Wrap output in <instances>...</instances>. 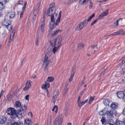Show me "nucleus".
Returning a JSON list of instances; mask_svg holds the SVG:
<instances>
[{"label":"nucleus","instance_id":"obj_39","mask_svg":"<svg viewBox=\"0 0 125 125\" xmlns=\"http://www.w3.org/2000/svg\"><path fill=\"white\" fill-rule=\"evenodd\" d=\"M5 8L4 4L0 3V10H2L4 9Z\"/></svg>","mask_w":125,"mask_h":125},{"label":"nucleus","instance_id":"obj_50","mask_svg":"<svg viewBox=\"0 0 125 125\" xmlns=\"http://www.w3.org/2000/svg\"><path fill=\"white\" fill-rule=\"evenodd\" d=\"M99 114L100 115H104L102 110L99 112Z\"/></svg>","mask_w":125,"mask_h":125},{"label":"nucleus","instance_id":"obj_20","mask_svg":"<svg viewBox=\"0 0 125 125\" xmlns=\"http://www.w3.org/2000/svg\"><path fill=\"white\" fill-rule=\"evenodd\" d=\"M6 118L5 116H0V123L3 124L6 121Z\"/></svg>","mask_w":125,"mask_h":125},{"label":"nucleus","instance_id":"obj_27","mask_svg":"<svg viewBox=\"0 0 125 125\" xmlns=\"http://www.w3.org/2000/svg\"><path fill=\"white\" fill-rule=\"evenodd\" d=\"M15 106L16 107H20L21 106V104L20 102L18 101L16 102L15 103Z\"/></svg>","mask_w":125,"mask_h":125},{"label":"nucleus","instance_id":"obj_64","mask_svg":"<svg viewBox=\"0 0 125 125\" xmlns=\"http://www.w3.org/2000/svg\"><path fill=\"white\" fill-rule=\"evenodd\" d=\"M123 113L124 115H125V107L124 108L123 110Z\"/></svg>","mask_w":125,"mask_h":125},{"label":"nucleus","instance_id":"obj_16","mask_svg":"<svg viewBox=\"0 0 125 125\" xmlns=\"http://www.w3.org/2000/svg\"><path fill=\"white\" fill-rule=\"evenodd\" d=\"M27 4V2H25L24 7L22 8L21 12L18 11V15H20V18L21 17L22 15L23 12L24 11L25 8L26 7V5Z\"/></svg>","mask_w":125,"mask_h":125},{"label":"nucleus","instance_id":"obj_42","mask_svg":"<svg viewBox=\"0 0 125 125\" xmlns=\"http://www.w3.org/2000/svg\"><path fill=\"white\" fill-rule=\"evenodd\" d=\"M106 120L104 117H102V119L101 120V121L102 124H104L106 122Z\"/></svg>","mask_w":125,"mask_h":125},{"label":"nucleus","instance_id":"obj_8","mask_svg":"<svg viewBox=\"0 0 125 125\" xmlns=\"http://www.w3.org/2000/svg\"><path fill=\"white\" fill-rule=\"evenodd\" d=\"M45 20L44 17L43 16L40 26L41 31L42 32H43L45 31V24L44 22Z\"/></svg>","mask_w":125,"mask_h":125},{"label":"nucleus","instance_id":"obj_35","mask_svg":"<svg viewBox=\"0 0 125 125\" xmlns=\"http://www.w3.org/2000/svg\"><path fill=\"white\" fill-rule=\"evenodd\" d=\"M95 16L94 14L93 13L92 15L90 16L88 19L87 20V22L90 21Z\"/></svg>","mask_w":125,"mask_h":125},{"label":"nucleus","instance_id":"obj_9","mask_svg":"<svg viewBox=\"0 0 125 125\" xmlns=\"http://www.w3.org/2000/svg\"><path fill=\"white\" fill-rule=\"evenodd\" d=\"M108 13V10L107 9L105 10L104 11L99 15L98 17V19L101 20L103 19L104 17L107 16Z\"/></svg>","mask_w":125,"mask_h":125},{"label":"nucleus","instance_id":"obj_31","mask_svg":"<svg viewBox=\"0 0 125 125\" xmlns=\"http://www.w3.org/2000/svg\"><path fill=\"white\" fill-rule=\"evenodd\" d=\"M119 35H123L125 34V31H124L123 30H121L118 31Z\"/></svg>","mask_w":125,"mask_h":125},{"label":"nucleus","instance_id":"obj_23","mask_svg":"<svg viewBox=\"0 0 125 125\" xmlns=\"http://www.w3.org/2000/svg\"><path fill=\"white\" fill-rule=\"evenodd\" d=\"M110 107L111 108L114 110L117 107V104L116 103H113L111 104Z\"/></svg>","mask_w":125,"mask_h":125},{"label":"nucleus","instance_id":"obj_11","mask_svg":"<svg viewBox=\"0 0 125 125\" xmlns=\"http://www.w3.org/2000/svg\"><path fill=\"white\" fill-rule=\"evenodd\" d=\"M50 44L52 46L53 45V43L54 46L60 47L61 45V43H60L55 40L52 42H50Z\"/></svg>","mask_w":125,"mask_h":125},{"label":"nucleus","instance_id":"obj_55","mask_svg":"<svg viewBox=\"0 0 125 125\" xmlns=\"http://www.w3.org/2000/svg\"><path fill=\"white\" fill-rule=\"evenodd\" d=\"M89 0H83V1L82 3V4H83L84 3H87L88 1Z\"/></svg>","mask_w":125,"mask_h":125},{"label":"nucleus","instance_id":"obj_53","mask_svg":"<svg viewBox=\"0 0 125 125\" xmlns=\"http://www.w3.org/2000/svg\"><path fill=\"white\" fill-rule=\"evenodd\" d=\"M57 106H56V105L54 106L52 109V111H54L55 110V109H56V108H57Z\"/></svg>","mask_w":125,"mask_h":125},{"label":"nucleus","instance_id":"obj_1","mask_svg":"<svg viewBox=\"0 0 125 125\" xmlns=\"http://www.w3.org/2000/svg\"><path fill=\"white\" fill-rule=\"evenodd\" d=\"M55 10H52V8H49L46 11H45L43 13V16L45 17V15H48V16H51V21L50 22L49 27L50 30H52L54 29L57 25V23H54L55 20L54 19V16L53 14L54 13Z\"/></svg>","mask_w":125,"mask_h":125},{"label":"nucleus","instance_id":"obj_32","mask_svg":"<svg viewBox=\"0 0 125 125\" xmlns=\"http://www.w3.org/2000/svg\"><path fill=\"white\" fill-rule=\"evenodd\" d=\"M54 48L52 49V52L53 53L55 54L56 52L58 50V49L59 47L56 46H54Z\"/></svg>","mask_w":125,"mask_h":125},{"label":"nucleus","instance_id":"obj_2","mask_svg":"<svg viewBox=\"0 0 125 125\" xmlns=\"http://www.w3.org/2000/svg\"><path fill=\"white\" fill-rule=\"evenodd\" d=\"M52 54V51L49 49L45 52L44 57V58L43 67L45 71H47L48 69V66L50 62L49 58Z\"/></svg>","mask_w":125,"mask_h":125},{"label":"nucleus","instance_id":"obj_54","mask_svg":"<svg viewBox=\"0 0 125 125\" xmlns=\"http://www.w3.org/2000/svg\"><path fill=\"white\" fill-rule=\"evenodd\" d=\"M125 82L124 81L123 79L121 80L120 81H119V83H123Z\"/></svg>","mask_w":125,"mask_h":125},{"label":"nucleus","instance_id":"obj_46","mask_svg":"<svg viewBox=\"0 0 125 125\" xmlns=\"http://www.w3.org/2000/svg\"><path fill=\"white\" fill-rule=\"evenodd\" d=\"M6 3V0H0V3L5 4Z\"/></svg>","mask_w":125,"mask_h":125},{"label":"nucleus","instance_id":"obj_24","mask_svg":"<svg viewBox=\"0 0 125 125\" xmlns=\"http://www.w3.org/2000/svg\"><path fill=\"white\" fill-rule=\"evenodd\" d=\"M75 72V71L74 69H73L72 71L71 76L69 79V81L70 82H71L72 81Z\"/></svg>","mask_w":125,"mask_h":125},{"label":"nucleus","instance_id":"obj_34","mask_svg":"<svg viewBox=\"0 0 125 125\" xmlns=\"http://www.w3.org/2000/svg\"><path fill=\"white\" fill-rule=\"evenodd\" d=\"M54 78L52 77H49L47 78V80L48 82H51L53 81L54 80Z\"/></svg>","mask_w":125,"mask_h":125},{"label":"nucleus","instance_id":"obj_26","mask_svg":"<svg viewBox=\"0 0 125 125\" xmlns=\"http://www.w3.org/2000/svg\"><path fill=\"white\" fill-rule=\"evenodd\" d=\"M61 11H60L59 13V16L57 19L56 20V22H54V23H57V25L58 24V23H59L60 20V18L61 17Z\"/></svg>","mask_w":125,"mask_h":125},{"label":"nucleus","instance_id":"obj_40","mask_svg":"<svg viewBox=\"0 0 125 125\" xmlns=\"http://www.w3.org/2000/svg\"><path fill=\"white\" fill-rule=\"evenodd\" d=\"M15 33V31L14 30H13L11 33L10 34V39H12L14 37Z\"/></svg>","mask_w":125,"mask_h":125},{"label":"nucleus","instance_id":"obj_41","mask_svg":"<svg viewBox=\"0 0 125 125\" xmlns=\"http://www.w3.org/2000/svg\"><path fill=\"white\" fill-rule=\"evenodd\" d=\"M102 110V111L104 115H105L107 114V109L106 108H104Z\"/></svg>","mask_w":125,"mask_h":125},{"label":"nucleus","instance_id":"obj_7","mask_svg":"<svg viewBox=\"0 0 125 125\" xmlns=\"http://www.w3.org/2000/svg\"><path fill=\"white\" fill-rule=\"evenodd\" d=\"M58 91L57 90H55L54 92L53 96L52 101L54 104L57 102L59 100L58 97Z\"/></svg>","mask_w":125,"mask_h":125},{"label":"nucleus","instance_id":"obj_6","mask_svg":"<svg viewBox=\"0 0 125 125\" xmlns=\"http://www.w3.org/2000/svg\"><path fill=\"white\" fill-rule=\"evenodd\" d=\"M87 24V21L85 20L78 25L75 28V30L77 31H80Z\"/></svg>","mask_w":125,"mask_h":125},{"label":"nucleus","instance_id":"obj_17","mask_svg":"<svg viewBox=\"0 0 125 125\" xmlns=\"http://www.w3.org/2000/svg\"><path fill=\"white\" fill-rule=\"evenodd\" d=\"M114 121L112 119H109L107 121L105 125H114Z\"/></svg>","mask_w":125,"mask_h":125},{"label":"nucleus","instance_id":"obj_19","mask_svg":"<svg viewBox=\"0 0 125 125\" xmlns=\"http://www.w3.org/2000/svg\"><path fill=\"white\" fill-rule=\"evenodd\" d=\"M32 124L31 120L29 119H26L24 121V124L25 125H31Z\"/></svg>","mask_w":125,"mask_h":125},{"label":"nucleus","instance_id":"obj_56","mask_svg":"<svg viewBox=\"0 0 125 125\" xmlns=\"http://www.w3.org/2000/svg\"><path fill=\"white\" fill-rule=\"evenodd\" d=\"M89 0H83V1L82 3V4H83L84 3H87L88 1Z\"/></svg>","mask_w":125,"mask_h":125},{"label":"nucleus","instance_id":"obj_49","mask_svg":"<svg viewBox=\"0 0 125 125\" xmlns=\"http://www.w3.org/2000/svg\"><path fill=\"white\" fill-rule=\"evenodd\" d=\"M97 19H96L94 21L91 23V26H92L96 22H97Z\"/></svg>","mask_w":125,"mask_h":125},{"label":"nucleus","instance_id":"obj_18","mask_svg":"<svg viewBox=\"0 0 125 125\" xmlns=\"http://www.w3.org/2000/svg\"><path fill=\"white\" fill-rule=\"evenodd\" d=\"M7 16L9 17L10 18H12L15 16V13L13 11L10 12L8 13Z\"/></svg>","mask_w":125,"mask_h":125},{"label":"nucleus","instance_id":"obj_47","mask_svg":"<svg viewBox=\"0 0 125 125\" xmlns=\"http://www.w3.org/2000/svg\"><path fill=\"white\" fill-rule=\"evenodd\" d=\"M7 35V33L5 31H4L2 33V36L3 37Z\"/></svg>","mask_w":125,"mask_h":125},{"label":"nucleus","instance_id":"obj_14","mask_svg":"<svg viewBox=\"0 0 125 125\" xmlns=\"http://www.w3.org/2000/svg\"><path fill=\"white\" fill-rule=\"evenodd\" d=\"M7 125H24L22 122H20L18 123L17 122H15L12 123L11 122V121L10 120L9 121Z\"/></svg>","mask_w":125,"mask_h":125},{"label":"nucleus","instance_id":"obj_45","mask_svg":"<svg viewBox=\"0 0 125 125\" xmlns=\"http://www.w3.org/2000/svg\"><path fill=\"white\" fill-rule=\"evenodd\" d=\"M118 22L116 21V22L114 23L112 25V26L113 27H115L116 26H118Z\"/></svg>","mask_w":125,"mask_h":125},{"label":"nucleus","instance_id":"obj_44","mask_svg":"<svg viewBox=\"0 0 125 125\" xmlns=\"http://www.w3.org/2000/svg\"><path fill=\"white\" fill-rule=\"evenodd\" d=\"M118 31H117L114 32L112 34H110V35H108V36H110L111 35H113V36H116L118 35Z\"/></svg>","mask_w":125,"mask_h":125},{"label":"nucleus","instance_id":"obj_37","mask_svg":"<svg viewBox=\"0 0 125 125\" xmlns=\"http://www.w3.org/2000/svg\"><path fill=\"white\" fill-rule=\"evenodd\" d=\"M84 46V44L81 43H80L78 44L77 45V47L79 49H81Z\"/></svg>","mask_w":125,"mask_h":125},{"label":"nucleus","instance_id":"obj_51","mask_svg":"<svg viewBox=\"0 0 125 125\" xmlns=\"http://www.w3.org/2000/svg\"><path fill=\"white\" fill-rule=\"evenodd\" d=\"M68 88L67 87V85H66L65 86V88L64 89V91L65 92H67L68 90Z\"/></svg>","mask_w":125,"mask_h":125},{"label":"nucleus","instance_id":"obj_10","mask_svg":"<svg viewBox=\"0 0 125 125\" xmlns=\"http://www.w3.org/2000/svg\"><path fill=\"white\" fill-rule=\"evenodd\" d=\"M3 23L4 25L6 26V28L9 31L12 30V25L10 24L7 22L5 20L3 21Z\"/></svg>","mask_w":125,"mask_h":125},{"label":"nucleus","instance_id":"obj_15","mask_svg":"<svg viewBox=\"0 0 125 125\" xmlns=\"http://www.w3.org/2000/svg\"><path fill=\"white\" fill-rule=\"evenodd\" d=\"M116 114L115 111V110H110L108 111L107 114V115L110 117H111L113 115Z\"/></svg>","mask_w":125,"mask_h":125},{"label":"nucleus","instance_id":"obj_22","mask_svg":"<svg viewBox=\"0 0 125 125\" xmlns=\"http://www.w3.org/2000/svg\"><path fill=\"white\" fill-rule=\"evenodd\" d=\"M118 97L119 98H121L124 96V94L123 91H119L117 93Z\"/></svg>","mask_w":125,"mask_h":125},{"label":"nucleus","instance_id":"obj_38","mask_svg":"<svg viewBox=\"0 0 125 125\" xmlns=\"http://www.w3.org/2000/svg\"><path fill=\"white\" fill-rule=\"evenodd\" d=\"M94 99V97L91 96L89 98V103L91 104Z\"/></svg>","mask_w":125,"mask_h":125},{"label":"nucleus","instance_id":"obj_62","mask_svg":"<svg viewBox=\"0 0 125 125\" xmlns=\"http://www.w3.org/2000/svg\"><path fill=\"white\" fill-rule=\"evenodd\" d=\"M88 99H87L85 101H83L84 104L85 103H86L88 102Z\"/></svg>","mask_w":125,"mask_h":125},{"label":"nucleus","instance_id":"obj_61","mask_svg":"<svg viewBox=\"0 0 125 125\" xmlns=\"http://www.w3.org/2000/svg\"><path fill=\"white\" fill-rule=\"evenodd\" d=\"M34 15V17L33 18V20L34 21L36 19V16L37 15Z\"/></svg>","mask_w":125,"mask_h":125},{"label":"nucleus","instance_id":"obj_36","mask_svg":"<svg viewBox=\"0 0 125 125\" xmlns=\"http://www.w3.org/2000/svg\"><path fill=\"white\" fill-rule=\"evenodd\" d=\"M60 30L59 29H58L57 30H56L52 34V36H55L56 34H57L60 31Z\"/></svg>","mask_w":125,"mask_h":125},{"label":"nucleus","instance_id":"obj_28","mask_svg":"<svg viewBox=\"0 0 125 125\" xmlns=\"http://www.w3.org/2000/svg\"><path fill=\"white\" fill-rule=\"evenodd\" d=\"M110 101L108 99H106L104 100L103 101V103L106 106H109V104L110 103Z\"/></svg>","mask_w":125,"mask_h":125},{"label":"nucleus","instance_id":"obj_63","mask_svg":"<svg viewBox=\"0 0 125 125\" xmlns=\"http://www.w3.org/2000/svg\"><path fill=\"white\" fill-rule=\"evenodd\" d=\"M122 71L124 74H125V68H123L122 69Z\"/></svg>","mask_w":125,"mask_h":125},{"label":"nucleus","instance_id":"obj_33","mask_svg":"<svg viewBox=\"0 0 125 125\" xmlns=\"http://www.w3.org/2000/svg\"><path fill=\"white\" fill-rule=\"evenodd\" d=\"M51 116H49L47 120V125H51Z\"/></svg>","mask_w":125,"mask_h":125},{"label":"nucleus","instance_id":"obj_59","mask_svg":"<svg viewBox=\"0 0 125 125\" xmlns=\"http://www.w3.org/2000/svg\"><path fill=\"white\" fill-rule=\"evenodd\" d=\"M39 42V40H36L35 41V45L37 46H38Z\"/></svg>","mask_w":125,"mask_h":125},{"label":"nucleus","instance_id":"obj_5","mask_svg":"<svg viewBox=\"0 0 125 125\" xmlns=\"http://www.w3.org/2000/svg\"><path fill=\"white\" fill-rule=\"evenodd\" d=\"M63 118V115L60 114L56 118L54 122V125H61L62 124Z\"/></svg>","mask_w":125,"mask_h":125},{"label":"nucleus","instance_id":"obj_30","mask_svg":"<svg viewBox=\"0 0 125 125\" xmlns=\"http://www.w3.org/2000/svg\"><path fill=\"white\" fill-rule=\"evenodd\" d=\"M122 122L117 120L116 122L114 124V125H122Z\"/></svg>","mask_w":125,"mask_h":125},{"label":"nucleus","instance_id":"obj_12","mask_svg":"<svg viewBox=\"0 0 125 125\" xmlns=\"http://www.w3.org/2000/svg\"><path fill=\"white\" fill-rule=\"evenodd\" d=\"M41 4L40 2H38L37 4V6L35 7L33 12L34 15H37L39 12Z\"/></svg>","mask_w":125,"mask_h":125},{"label":"nucleus","instance_id":"obj_57","mask_svg":"<svg viewBox=\"0 0 125 125\" xmlns=\"http://www.w3.org/2000/svg\"><path fill=\"white\" fill-rule=\"evenodd\" d=\"M122 63L124 64L125 63V57H124L122 60Z\"/></svg>","mask_w":125,"mask_h":125},{"label":"nucleus","instance_id":"obj_43","mask_svg":"<svg viewBox=\"0 0 125 125\" xmlns=\"http://www.w3.org/2000/svg\"><path fill=\"white\" fill-rule=\"evenodd\" d=\"M55 5V4L54 3H52L50 5V7L49 8H52V10H54V6Z\"/></svg>","mask_w":125,"mask_h":125},{"label":"nucleus","instance_id":"obj_58","mask_svg":"<svg viewBox=\"0 0 125 125\" xmlns=\"http://www.w3.org/2000/svg\"><path fill=\"white\" fill-rule=\"evenodd\" d=\"M29 96V95H27L25 97V99L27 100H28Z\"/></svg>","mask_w":125,"mask_h":125},{"label":"nucleus","instance_id":"obj_13","mask_svg":"<svg viewBox=\"0 0 125 125\" xmlns=\"http://www.w3.org/2000/svg\"><path fill=\"white\" fill-rule=\"evenodd\" d=\"M32 82L29 80L27 81L25 87L24 88V90L26 91L28 90L31 87Z\"/></svg>","mask_w":125,"mask_h":125},{"label":"nucleus","instance_id":"obj_3","mask_svg":"<svg viewBox=\"0 0 125 125\" xmlns=\"http://www.w3.org/2000/svg\"><path fill=\"white\" fill-rule=\"evenodd\" d=\"M7 114L10 115V117L13 119H15L17 117V111L14 108H9L7 111Z\"/></svg>","mask_w":125,"mask_h":125},{"label":"nucleus","instance_id":"obj_4","mask_svg":"<svg viewBox=\"0 0 125 125\" xmlns=\"http://www.w3.org/2000/svg\"><path fill=\"white\" fill-rule=\"evenodd\" d=\"M26 110L27 107L26 106H24L23 107H22V108L19 110L17 113V117H18L19 119L21 118L23 116L22 114L25 112Z\"/></svg>","mask_w":125,"mask_h":125},{"label":"nucleus","instance_id":"obj_48","mask_svg":"<svg viewBox=\"0 0 125 125\" xmlns=\"http://www.w3.org/2000/svg\"><path fill=\"white\" fill-rule=\"evenodd\" d=\"M73 2L72 0H67V3L68 4L73 3Z\"/></svg>","mask_w":125,"mask_h":125},{"label":"nucleus","instance_id":"obj_52","mask_svg":"<svg viewBox=\"0 0 125 125\" xmlns=\"http://www.w3.org/2000/svg\"><path fill=\"white\" fill-rule=\"evenodd\" d=\"M92 5L93 3H92L91 2L89 5V8L90 9H91L92 7Z\"/></svg>","mask_w":125,"mask_h":125},{"label":"nucleus","instance_id":"obj_60","mask_svg":"<svg viewBox=\"0 0 125 125\" xmlns=\"http://www.w3.org/2000/svg\"><path fill=\"white\" fill-rule=\"evenodd\" d=\"M23 4L22 0H20L19 2V4Z\"/></svg>","mask_w":125,"mask_h":125},{"label":"nucleus","instance_id":"obj_25","mask_svg":"<svg viewBox=\"0 0 125 125\" xmlns=\"http://www.w3.org/2000/svg\"><path fill=\"white\" fill-rule=\"evenodd\" d=\"M55 40L61 43L62 41V37L61 35H59L55 39Z\"/></svg>","mask_w":125,"mask_h":125},{"label":"nucleus","instance_id":"obj_29","mask_svg":"<svg viewBox=\"0 0 125 125\" xmlns=\"http://www.w3.org/2000/svg\"><path fill=\"white\" fill-rule=\"evenodd\" d=\"M77 103L78 106L80 107H82L83 105H84L83 101L82 102L81 100L77 101Z\"/></svg>","mask_w":125,"mask_h":125},{"label":"nucleus","instance_id":"obj_21","mask_svg":"<svg viewBox=\"0 0 125 125\" xmlns=\"http://www.w3.org/2000/svg\"><path fill=\"white\" fill-rule=\"evenodd\" d=\"M50 86V84L48 83H46L43 84L42 86V88L43 89H46L48 88Z\"/></svg>","mask_w":125,"mask_h":125}]
</instances>
